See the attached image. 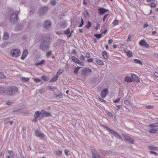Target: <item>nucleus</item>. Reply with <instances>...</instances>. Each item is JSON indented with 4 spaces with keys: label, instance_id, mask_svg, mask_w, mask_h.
Here are the masks:
<instances>
[{
    "label": "nucleus",
    "instance_id": "obj_1",
    "mask_svg": "<svg viewBox=\"0 0 158 158\" xmlns=\"http://www.w3.org/2000/svg\"><path fill=\"white\" fill-rule=\"evenodd\" d=\"M18 91L17 87L14 86H10L6 89V93L7 95L11 96L14 95Z\"/></svg>",
    "mask_w": 158,
    "mask_h": 158
},
{
    "label": "nucleus",
    "instance_id": "obj_2",
    "mask_svg": "<svg viewBox=\"0 0 158 158\" xmlns=\"http://www.w3.org/2000/svg\"><path fill=\"white\" fill-rule=\"evenodd\" d=\"M11 56L14 57H17L19 56L21 54V52L19 49H14L10 51Z\"/></svg>",
    "mask_w": 158,
    "mask_h": 158
},
{
    "label": "nucleus",
    "instance_id": "obj_3",
    "mask_svg": "<svg viewBox=\"0 0 158 158\" xmlns=\"http://www.w3.org/2000/svg\"><path fill=\"white\" fill-rule=\"evenodd\" d=\"M40 48L43 50L46 51L49 49V47L47 41H44L40 45Z\"/></svg>",
    "mask_w": 158,
    "mask_h": 158
},
{
    "label": "nucleus",
    "instance_id": "obj_4",
    "mask_svg": "<svg viewBox=\"0 0 158 158\" xmlns=\"http://www.w3.org/2000/svg\"><path fill=\"white\" fill-rule=\"evenodd\" d=\"M10 19L12 23H15L18 21V15L17 14H11L10 15Z\"/></svg>",
    "mask_w": 158,
    "mask_h": 158
},
{
    "label": "nucleus",
    "instance_id": "obj_5",
    "mask_svg": "<svg viewBox=\"0 0 158 158\" xmlns=\"http://www.w3.org/2000/svg\"><path fill=\"white\" fill-rule=\"evenodd\" d=\"M91 151H92L93 154L92 158H103L96 151L94 148L91 149Z\"/></svg>",
    "mask_w": 158,
    "mask_h": 158
},
{
    "label": "nucleus",
    "instance_id": "obj_6",
    "mask_svg": "<svg viewBox=\"0 0 158 158\" xmlns=\"http://www.w3.org/2000/svg\"><path fill=\"white\" fill-rule=\"evenodd\" d=\"M109 132L112 134L116 138L119 139H120L122 140V138L121 136L118 134L117 132L115 131H114L110 129H109Z\"/></svg>",
    "mask_w": 158,
    "mask_h": 158
},
{
    "label": "nucleus",
    "instance_id": "obj_7",
    "mask_svg": "<svg viewBox=\"0 0 158 158\" xmlns=\"http://www.w3.org/2000/svg\"><path fill=\"white\" fill-rule=\"evenodd\" d=\"M91 73V70L87 68L84 69L82 71V74L85 75L89 74Z\"/></svg>",
    "mask_w": 158,
    "mask_h": 158
},
{
    "label": "nucleus",
    "instance_id": "obj_8",
    "mask_svg": "<svg viewBox=\"0 0 158 158\" xmlns=\"http://www.w3.org/2000/svg\"><path fill=\"white\" fill-rule=\"evenodd\" d=\"M51 25V21L48 20L45 21L43 24V27L46 29H48Z\"/></svg>",
    "mask_w": 158,
    "mask_h": 158
},
{
    "label": "nucleus",
    "instance_id": "obj_9",
    "mask_svg": "<svg viewBox=\"0 0 158 158\" xmlns=\"http://www.w3.org/2000/svg\"><path fill=\"white\" fill-rule=\"evenodd\" d=\"M131 77L132 82L135 81L138 82H140V81L138 77L136 75L133 74L131 75Z\"/></svg>",
    "mask_w": 158,
    "mask_h": 158
},
{
    "label": "nucleus",
    "instance_id": "obj_10",
    "mask_svg": "<svg viewBox=\"0 0 158 158\" xmlns=\"http://www.w3.org/2000/svg\"><path fill=\"white\" fill-rule=\"evenodd\" d=\"M139 44L141 46H144L147 48L149 47V44H147L144 40H141L139 42Z\"/></svg>",
    "mask_w": 158,
    "mask_h": 158
},
{
    "label": "nucleus",
    "instance_id": "obj_11",
    "mask_svg": "<svg viewBox=\"0 0 158 158\" xmlns=\"http://www.w3.org/2000/svg\"><path fill=\"white\" fill-rule=\"evenodd\" d=\"M48 10V7L44 6L41 8L40 10V13L42 15L45 13Z\"/></svg>",
    "mask_w": 158,
    "mask_h": 158
},
{
    "label": "nucleus",
    "instance_id": "obj_12",
    "mask_svg": "<svg viewBox=\"0 0 158 158\" xmlns=\"http://www.w3.org/2000/svg\"><path fill=\"white\" fill-rule=\"evenodd\" d=\"M41 115L44 117H48L51 115V113L49 112H47L44 110H42L41 111Z\"/></svg>",
    "mask_w": 158,
    "mask_h": 158
},
{
    "label": "nucleus",
    "instance_id": "obj_13",
    "mask_svg": "<svg viewBox=\"0 0 158 158\" xmlns=\"http://www.w3.org/2000/svg\"><path fill=\"white\" fill-rule=\"evenodd\" d=\"M35 135L36 136L40 138H43L44 136V135L43 133H39L38 130H36L35 132Z\"/></svg>",
    "mask_w": 158,
    "mask_h": 158
},
{
    "label": "nucleus",
    "instance_id": "obj_14",
    "mask_svg": "<svg viewBox=\"0 0 158 158\" xmlns=\"http://www.w3.org/2000/svg\"><path fill=\"white\" fill-rule=\"evenodd\" d=\"M107 89H105L102 90L101 92V95L102 98H104L107 93Z\"/></svg>",
    "mask_w": 158,
    "mask_h": 158
},
{
    "label": "nucleus",
    "instance_id": "obj_15",
    "mask_svg": "<svg viewBox=\"0 0 158 158\" xmlns=\"http://www.w3.org/2000/svg\"><path fill=\"white\" fill-rule=\"evenodd\" d=\"M28 54V51L26 49L24 50L23 51V53L22 55L21 56V59H24L27 56V55Z\"/></svg>",
    "mask_w": 158,
    "mask_h": 158
},
{
    "label": "nucleus",
    "instance_id": "obj_16",
    "mask_svg": "<svg viewBox=\"0 0 158 158\" xmlns=\"http://www.w3.org/2000/svg\"><path fill=\"white\" fill-rule=\"evenodd\" d=\"M67 25V23L65 21H62L60 22V26L62 28L65 27Z\"/></svg>",
    "mask_w": 158,
    "mask_h": 158
},
{
    "label": "nucleus",
    "instance_id": "obj_17",
    "mask_svg": "<svg viewBox=\"0 0 158 158\" xmlns=\"http://www.w3.org/2000/svg\"><path fill=\"white\" fill-rule=\"evenodd\" d=\"M10 35L7 32H5L4 33L3 37V40H8Z\"/></svg>",
    "mask_w": 158,
    "mask_h": 158
},
{
    "label": "nucleus",
    "instance_id": "obj_18",
    "mask_svg": "<svg viewBox=\"0 0 158 158\" xmlns=\"http://www.w3.org/2000/svg\"><path fill=\"white\" fill-rule=\"evenodd\" d=\"M108 10L102 8H100L98 9L99 14H103Z\"/></svg>",
    "mask_w": 158,
    "mask_h": 158
},
{
    "label": "nucleus",
    "instance_id": "obj_19",
    "mask_svg": "<svg viewBox=\"0 0 158 158\" xmlns=\"http://www.w3.org/2000/svg\"><path fill=\"white\" fill-rule=\"evenodd\" d=\"M73 61L75 63L78 64L80 66H84L85 65L84 63L82 62H80L79 60H73Z\"/></svg>",
    "mask_w": 158,
    "mask_h": 158
},
{
    "label": "nucleus",
    "instance_id": "obj_20",
    "mask_svg": "<svg viewBox=\"0 0 158 158\" xmlns=\"http://www.w3.org/2000/svg\"><path fill=\"white\" fill-rule=\"evenodd\" d=\"M124 80L125 81L128 82H132L131 77H128L127 76H126Z\"/></svg>",
    "mask_w": 158,
    "mask_h": 158
},
{
    "label": "nucleus",
    "instance_id": "obj_21",
    "mask_svg": "<svg viewBox=\"0 0 158 158\" xmlns=\"http://www.w3.org/2000/svg\"><path fill=\"white\" fill-rule=\"evenodd\" d=\"M59 76L56 75L54 76L51 80L49 81L50 82H53L56 81L58 79V77Z\"/></svg>",
    "mask_w": 158,
    "mask_h": 158
},
{
    "label": "nucleus",
    "instance_id": "obj_22",
    "mask_svg": "<svg viewBox=\"0 0 158 158\" xmlns=\"http://www.w3.org/2000/svg\"><path fill=\"white\" fill-rule=\"evenodd\" d=\"M125 139L127 140L128 142H130L131 143H134V141L131 138H130L128 137L127 136L125 137Z\"/></svg>",
    "mask_w": 158,
    "mask_h": 158
},
{
    "label": "nucleus",
    "instance_id": "obj_23",
    "mask_svg": "<svg viewBox=\"0 0 158 158\" xmlns=\"http://www.w3.org/2000/svg\"><path fill=\"white\" fill-rule=\"evenodd\" d=\"M23 26L21 24H18L16 25V30H21L23 28Z\"/></svg>",
    "mask_w": 158,
    "mask_h": 158
},
{
    "label": "nucleus",
    "instance_id": "obj_24",
    "mask_svg": "<svg viewBox=\"0 0 158 158\" xmlns=\"http://www.w3.org/2000/svg\"><path fill=\"white\" fill-rule=\"evenodd\" d=\"M103 56L105 59H107L108 58V55L106 52V51H104L102 53Z\"/></svg>",
    "mask_w": 158,
    "mask_h": 158
},
{
    "label": "nucleus",
    "instance_id": "obj_25",
    "mask_svg": "<svg viewBox=\"0 0 158 158\" xmlns=\"http://www.w3.org/2000/svg\"><path fill=\"white\" fill-rule=\"evenodd\" d=\"M148 126L152 127H156L157 126H158V123H151Z\"/></svg>",
    "mask_w": 158,
    "mask_h": 158
},
{
    "label": "nucleus",
    "instance_id": "obj_26",
    "mask_svg": "<svg viewBox=\"0 0 158 158\" xmlns=\"http://www.w3.org/2000/svg\"><path fill=\"white\" fill-rule=\"evenodd\" d=\"M157 130L156 128L152 129L149 130V132L151 133H156Z\"/></svg>",
    "mask_w": 158,
    "mask_h": 158
},
{
    "label": "nucleus",
    "instance_id": "obj_27",
    "mask_svg": "<svg viewBox=\"0 0 158 158\" xmlns=\"http://www.w3.org/2000/svg\"><path fill=\"white\" fill-rule=\"evenodd\" d=\"M5 89L3 86H0V94H4Z\"/></svg>",
    "mask_w": 158,
    "mask_h": 158
},
{
    "label": "nucleus",
    "instance_id": "obj_28",
    "mask_svg": "<svg viewBox=\"0 0 158 158\" xmlns=\"http://www.w3.org/2000/svg\"><path fill=\"white\" fill-rule=\"evenodd\" d=\"M96 63L99 65H102L103 64V62L101 60H96Z\"/></svg>",
    "mask_w": 158,
    "mask_h": 158
},
{
    "label": "nucleus",
    "instance_id": "obj_29",
    "mask_svg": "<svg viewBox=\"0 0 158 158\" xmlns=\"http://www.w3.org/2000/svg\"><path fill=\"white\" fill-rule=\"evenodd\" d=\"M7 152H8L9 154V155H10L12 157H14V152L13 151L10 150H7Z\"/></svg>",
    "mask_w": 158,
    "mask_h": 158
},
{
    "label": "nucleus",
    "instance_id": "obj_30",
    "mask_svg": "<svg viewBox=\"0 0 158 158\" xmlns=\"http://www.w3.org/2000/svg\"><path fill=\"white\" fill-rule=\"evenodd\" d=\"M21 80L23 82H28L29 79L27 77H23L21 78Z\"/></svg>",
    "mask_w": 158,
    "mask_h": 158
},
{
    "label": "nucleus",
    "instance_id": "obj_31",
    "mask_svg": "<svg viewBox=\"0 0 158 158\" xmlns=\"http://www.w3.org/2000/svg\"><path fill=\"white\" fill-rule=\"evenodd\" d=\"M40 114H41V112H40L38 111H36L35 113V117H39Z\"/></svg>",
    "mask_w": 158,
    "mask_h": 158
},
{
    "label": "nucleus",
    "instance_id": "obj_32",
    "mask_svg": "<svg viewBox=\"0 0 158 158\" xmlns=\"http://www.w3.org/2000/svg\"><path fill=\"white\" fill-rule=\"evenodd\" d=\"M118 20L117 19L115 20L113 22L112 24L113 25L115 26L118 24Z\"/></svg>",
    "mask_w": 158,
    "mask_h": 158
},
{
    "label": "nucleus",
    "instance_id": "obj_33",
    "mask_svg": "<svg viewBox=\"0 0 158 158\" xmlns=\"http://www.w3.org/2000/svg\"><path fill=\"white\" fill-rule=\"evenodd\" d=\"M64 72V70L61 69H60L57 72V74L56 75H59L61 74L63 72Z\"/></svg>",
    "mask_w": 158,
    "mask_h": 158
},
{
    "label": "nucleus",
    "instance_id": "obj_34",
    "mask_svg": "<svg viewBox=\"0 0 158 158\" xmlns=\"http://www.w3.org/2000/svg\"><path fill=\"white\" fill-rule=\"evenodd\" d=\"M48 89L49 90H52L53 91L56 89V87L55 86H49L48 87Z\"/></svg>",
    "mask_w": 158,
    "mask_h": 158
},
{
    "label": "nucleus",
    "instance_id": "obj_35",
    "mask_svg": "<svg viewBox=\"0 0 158 158\" xmlns=\"http://www.w3.org/2000/svg\"><path fill=\"white\" fill-rule=\"evenodd\" d=\"M50 3L52 5L54 6L56 4V2L55 0H51L50 1Z\"/></svg>",
    "mask_w": 158,
    "mask_h": 158
},
{
    "label": "nucleus",
    "instance_id": "obj_36",
    "mask_svg": "<svg viewBox=\"0 0 158 158\" xmlns=\"http://www.w3.org/2000/svg\"><path fill=\"white\" fill-rule=\"evenodd\" d=\"M41 78H42V79L45 81H48V77L45 76H43Z\"/></svg>",
    "mask_w": 158,
    "mask_h": 158
},
{
    "label": "nucleus",
    "instance_id": "obj_37",
    "mask_svg": "<svg viewBox=\"0 0 158 158\" xmlns=\"http://www.w3.org/2000/svg\"><path fill=\"white\" fill-rule=\"evenodd\" d=\"M81 68V67H78L77 68H75L74 71V73L75 74H77L78 71V70H79Z\"/></svg>",
    "mask_w": 158,
    "mask_h": 158
},
{
    "label": "nucleus",
    "instance_id": "obj_38",
    "mask_svg": "<svg viewBox=\"0 0 158 158\" xmlns=\"http://www.w3.org/2000/svg\"><path fill=\"white\" fill-rule=\"evenodd\" d=\"M91 22L89 21H88L87 23V24L85 26V27L87 28H89L91 27Z\"/></svg>",
    "mask_w": 158,
    "mask_h": 158
},
{
    "label": "nucleus",
    "instance_id": "obj_39",
    "mask_svg": "<svg viewBox=\"0 0 158 158\" xmlns=\"http://www.w3.org/2000/svg\"><path fill=\"white\" fill-rule=\"evenodd\" d=\"M134 63H138L141 65H142V63H141V62L139 60H134Z\"/></svg>",
    "mask_w": 158,
    "mask_h": 158
},
{
    "label": "nucleus",
    "instance_id": "obj_40",
    "mask_svg": "<svg viewBox=\"0 0 158 158\" xmlns=\"http://www.w3.org/2000/svg\"><path fill=\"white\" fill-rule=\"evenodd\" d=\"M127 55L128 57H130L132 56V53L130 51H128L127 53Z\"/></svg>",
    "mask_w": 158,
    "mask_h": 158
},
{
    "label": "nucleus",
    "instance_id": "obj_41",
    "mask_svg": "<svg viewBox=\"0 0 158 158\" xmlns=\"http://www.w3.org/2000/svg\"><path fill=\"white\" fill-rule=\"evenodd\" d=\"M56 97H58L62 98L63 97V95L62 93H60L58 94H56Z\"/></svg>",
    "mask_w": 158,
    "mask_h": 158
},
{
    "label": "nucleus",
    "instance_id": "obj_42",
    "mask_svg": "<svg viewBox=\"0 0 158 158\" xmlns=\"http://www.w3.org/2000/svg\"><path fill=\"white\" fill-rule=\"evenodd\" d=\"M84 22L82 18V17H81V23H80L79 26H78V27H82L84 24Z\"/></svg>",
    "mask_w": 158,
    "mask_h": 158
},
{
    "label": "nucleus",
    "instance_id": "obj_43",
    "mask_svg": "<svg viewBox=\"0 0 158 158\" xmlns=\"http://www.w3.org/2000/svg\"><path fill=\"white\" fill-rule=\"evenodd\" d=\"M56 155H59L62 154V151L60 150H57L55 152Z\"/></svg>",
    "mask_w": 158,
    "mask_h": 158
},
{
    "label": "nucleus",
    "instance_id": "obj_44",
    "mask_svg": "<svg viewBox=\"0 0 158 158\" xmlns=\"http://www.w3.org/2000/svg\"><path fill=\"white\" fill-rule=\"evenodd\" d=\"M44 60H41L40 62L39 63H36L35 64L36 65H41V64H42L44 63Z\"/></svg>",
    "mask_w": 158,
    "mask_h": 158
},
{
    "label": "nucleus",
    "instance_id": "obj_45",
    "mask_svg": "<svg viewBox=\"0 0 158 158\" xmlns=\"http://www.w3.org/2000/svg\"><path fill=\"white\" fill-rule=\"evenodd\" d=\"M124 103L127 105L130 106V103L129 101L128 100H125L124 101Z\"/></svg>",
    "mask_w": 158,
    "mask_h": 158
},
{
    "label": "nucleus",
    "instance_id": "obj_46",
    "mask_svg": "<svg viewBox=\"0 0 158 158\" xmlns=\"http://www.w3.org/2000/svg\"><path fill=\"white\" fill-rule=\"evenodd\" d=\"M102 34H95L94 36L97 38L99 39L101 37Z\"/></svg>",
    "mask_w": 158,
    "mask_h": 158
},
{
    "label": "nucleus",
    "instance_id": "obj_47",
    "mask_svg": "<svg viewBox=\"0 0 158 158\" xmlns=\"http://www.w3.org/2000/svg\"><path fill=\"white\" fill-rule=\"evenodd\" d=\"M6 78V76H5L3 73H0V79L5 78Z\"/></svg>",
    "mask_w": 158,
    "mask_h": 158
},
{
    "label": "nucleus",
    "instance_id": "obj_48",
    "mask_svg": "<svg viewBox=\"0 0 158 158\" xmlns=\"http://www.w3.org/2000/svg\"><path fill=\"white\" fill-rule=\"evenodd\" d=\"M149 148L151 150H156L158 149L157 147H153L152 146H149Z\"/></svg>",
    "mask_w": 158,
    "mask_h": 158
},
{
    "label": "nucleus",
    "instance_id": "obj_49",
    "mask_svg": "<svg viewBox=\"0 0 158 158\" xmlns=\"http://www.w3.org/2000/svg\"><path fill=\"white\" fill-rule=\"evenodd\" d=\"M70 33V30L69 28H68L66 31H64V33L65 34L68 35Z\"/></svg>",
    "mask_w": 158,
    "mask_h": 158
},
{
    "label": "nucleus",
    "instance_id": "obj_50",
    "mask_svg": "<svg viewBox=\"0 0 158 158\" xmlns=\"http://www.w3.org/2000/svg\"><path fill=\"white\" fill-rule=\"evenodd\" d=\"M120 97H118L117 99L114 101V103H117L119 102L120 100Z\"/></svg>",
    "mask_w": 158,
    "mask_h": 158
},
{
    "label": "nucleus",
    "instance_id": "obj_51",
    "mask_svg": "<svg viewBox=\"0 0 158 158\" xmlns=\"http://www.w3.org/2000/svg\"><path fill=\"white\" fill-rule=\"evenodd\" d=\"M33 80L35 82H40L41 81L40 79H39L37 78H34L33 79Z\"/></svg>",
    "mask_w": 158,
    "mask_h": 158
},
{
    "label": "nucleus",
    "instance_id": "obj_52",
    "mask_svg": "<svg viewBox=\"0 0 158 158\" xmlns=\"http://www.w3.org/2000/svg\"><path fill=\"white\" fill-rule=\"evenodd\" d=\"M10 119L8 118L6 119L4 121V123L5 124H7L9 122V121Z\"/></svg>",
    "mask_w": 158,
    "mask_h": 158
},
{
    "label": "nucleus",
    "instance_id": "obj_53",
    "mask_svg": "<svg viewBox=\"0 0 158 158\" xmlns=\"http://www.w3.org/2000/svg\"><path fill=\"white\" fill-rule=\"evenodd\" d=\"M146 108L148 109H152L153 108V106L150 105L148 106H146Z\"/></svg>",
    "mask_w": 158,
    "mask_h": 158
},
{
    "label": "nucleus",
    "instance_id": "obj_54",
    "mask_svg": "<svg viewBox=\"0 0 158 158\" xmlns=\"http://www.w3.org/2000/svg\"><path fill=\"white\" fill-rule=\"evenodd\" d=\"M150 153L151 154H154L155 155H157L158 154L156 152H154V151H150Z\"/></svg>",
    "mask_w": 158,
    "mask_h": 158
},
{
    "label": "nucleus",
    "instance_id": "obj_55",
    "mask_svg": "<svg viewBox=\"0 0 158 158\" xmlns=\"http://www.w3.org/2000/svg\"><path fill=\"white\" fill-rule=\"evenodd\" d=\"M156 5V4L155 3H152L151 5V6L152 8H153L155 7Z\"/></svg>",
    "mask_w": 158,
    "mask_h": 158
},
{
    "label": "nucleus",
    "instance_id": "obj_56",
    "mask_svg": "<svg viewBox=\"0 0 158 158\" xmlns=\"http://www.w3.org/2000/svg\"><path fill=\"white\" fill-rule=\"evenodd\" d=\"M52 51H49L46 54V56H48L51 55V54Z\"/></svg>",
    "mask_w": 158,
    "mask_h": 158
},
{
    "label": "nucleus",
    "instance_id": "obj_57",
    "mask_svg": "<svg viewBox=\"0 0 158 158\" xmlns=\"http://www.w3.org/2000/svg\"><path fill=\"white\" fill-rule=\"evenodd\" d=\"M86 56L88 58H89L90 57V54L89 52H87L86 53Z\"/></svg>",
    "mask_w": 158,
    "mask_h": 158
},
{
    "label": "nucleus",
    "instance_id": "obj_58",
    "mask_svg": "<svg viewBox=\"0 0 158 158\" xmlns=\"http://www.w3.org/2000/svg\"><path fill=\"white\" fill-rule=\"evenodd\" d=\"M131 38V35H129L128 36V38L127 39V41L129 42L130 41V39Z\"/></svg>",
    "mask_w": 158,
    "mask_h": 158
},
{
    "label": "nucleus",
    "instance_id": "obj_59",
    "mask_svg": "<svg viewBox=\"0 0 158 158\" xmlns=\"http://www.w3.org/2000/svg\"><path fill=\"white\" fill-rule=\"evenodd\" d=\"M69 150L68 149H65L64 151V152L65 154L67 156L68 155V152H69Z\"/></svg>",
    "mask_w": 158,
    "mask_h": 158
},
{
    "label": "nucleus",
    "instance_id": "obj_60",
    "mask_svg": "<svg viewBox=\"0 0 158 158\" xmlns=\"http://www.w3.org/2000/svg\"><path fill=\"white\" fill-rule=\"evenodd\" d=\"M100 27V26L99 24H97V25L96 27V30H97Z\"/></svg>",
    "mask_w": 158,
    "mask_h": 158
},
{
    "label": "nucleus",
    "instance_id": "obj_61",
    "mask_svg": "<svg viewBox=\"0 0 158 158\" xmlns=\"http://www.w3.org/2000/svg\"><path fill=\"white\" fill-rule=\"evenodd\" d=\"M12 103V102H6V104L8 105H11Z\"/></svg>",
    "mask_w": 158,
    "mask_h": 158
},
{
    "label": "nucleus",
    "instance_id": "obj_62",
    "mask_svg": "<svg viewBox=\"0 0 158 158\" xmlns=\"http://www.w3.org/2000/svg\"><path fill=\"white\" fill-rule=\"evenodd\" d=\"M154 75L157 77H158V73L155 72L154 73Z\"/></svg>",
    "mask_w": 158,
    "mask_h": 158
},
{
    "label": "nucleus",
    "instance_id": "obj_63",
    "mask_svg": "<svg viewBox=\"0 0 158 158\" xmlns=\"http://www.w3.org/2000/svg\"><path fill=\"white\" fill-rule=\"evenodd\" d=\"M72 53L74 55L77 54V52L75 50H73V52H72Z\"/></svg>",
    "mask_w": 158,
    "mask_h": 158
},
{
    "label": "nucleus",
    "instance_id": "obj_64",
    "mask_svg": "<svg viewBox=\"0 0 158 158\" xmlns=\"http://www.w3.org/2000/svg\"><path fill=\"white\" fill-rule=\"evenodd\" d=\"M117 110H119L121 108V106L120 105H118L117 106Z\"/></svg>",
    "mask_w": 158,
    "mask_h": 158
}]
</instances>
